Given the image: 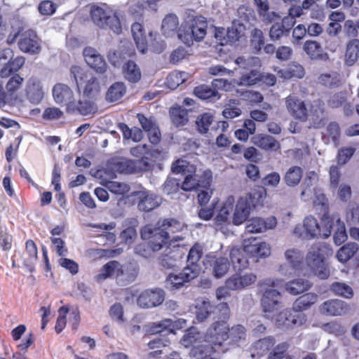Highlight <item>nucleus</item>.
<instances>
[{"label":"nucleus","instance_id":"obj_1","mask_svg":"<svg viewBox=\"0 0 359 359\" xmlns=\"http://www.w3.org/2000/svg\"><path fill=\"white\" fill-rule=\"evenodd\" d=\"M230 309L226 302L217 304L214 311L213 323L210 325L204 335V341L212 349L220 347L228 339Z\"/></svg>","mask_w":359,"mask_h":359},{"label":"nucleus","instance_id":"obj_2","mask_svg":"<svg viewBox=\"0 0 359 359\" xmlns=\"http://www.w3.org/2000/svg\"><path fill=\"white\" fill-rule=\"evenodd\" d=\"M208 22L202 15H196L182 25L177 36L184 43L190 46L194 41H202L206 34Z\"/></svg>","mask_w":359,"mask_h":359},{"label":"nucleus","instance_id":"obj_3","mask_svg":"<svg viewBox=\"0 0 359 359\" xmlns=\"http://www.w3.org/2000/svg\"><path fill=\"white\" fill-rule=\"evenodd\" d=\"M330 250L323 243L313 244L306 255V264L313 273L320 279H327L330 276V269L325 262V255Z\"/></svg>","mask_w":359,"mask_h":359},{"label":"nucleus","instance_id":"obj_4","mask_svg":"<svg viewBox=\"0 0 359 359\" xmlns=\"http://www.w3.org/2000/svg\"><path fill=\"white\" fill-rule=\"evenodd\" d=\"M325 226L321 229L315 217L308 216L304 220L303 228L304 231H302L301 226H296L294 229V234L303 239H312L315 238H327L331 233L332 226L334 225V218H327L323 220Z\"/></svg>","mask_w":359,"mask_h":359},{"label":"nucleus","instance_id":"obj_5","mask_svg":"<svg viewBox=\"0 0 359 359\" xmlns=\"http://www.w3.org/2000/svg\"><path fill=\"white\" fill-rule=\"evenodd\" d=\"M90 18L93 23L101 29H109L116 34L122 32L118 16L109 8L93 6L90 10Z\"/></svg>","mask_w":359,"mask_h":359},{"label":"nucleus","instance_id":"obj_6","mask_svg":"<svg viewBox=\"0 0 359 359\" xmlns=\"http://www.w3.org/2000/svg\"><path fill=\"white\" fill-rule=\"evenodd\" d=\"M140 236L142 240L147 241L156 252L161 250L170 238L169 231L162 229L157 224L144 226L140 230Z\"/></svg>","mask_w":359,"mask_h":359},{"label":"nucleus","instance_id":"obj_7","mask_svg":"<svg viewBox=\"0 0 359 359\" xmlns=\"http://www.w3.org/2000/svg\"><path fill=\"white\" fill-rule=\"evenodd\" d=\"M287 264L280 266L279 271L285 276H292L299 273L303 265L304 254L298 249L292 248L285 252Z\"/></svg>","mask_w":359,"mask_h":359},{"label":"nucleus","instance_id":"obj_8","mask_svg":"<svg viewBox=\"0 0 359 359\" xmlns=\"http://www.w3.org/2000/svg\"><path fill=\"white\" fill-rule=\"evenodd\" d=\"M18 45L21 51L30 55L38 54L41 49L39 39L33 29L22 30Z\"/></svg>","mask_w":359,"mask_h":359},{"label":"nucleus","instance_id":"obj_9","mask_svg":"<svg viewBox=\"0 0 359 359\" xmlns=\"http://www.w3.org/2000/svg\"><path fill=\"white\" fill-rule=\"evenodd\" d=\"M212 174L210 170L203 172V176L194 173H189L185 175L184 181L181 184V189L185 191H191L198 189L200 187L208 189L210 186Z\"/></svg>","mask_w":359,"mask_h":359},{"label":"nucleus","instance_id":"obj_10","mask_svg":"<svg viewBox=\"0 0 359 359\" xmlns=\"http://www.w3.org/2000/svg\"><path fill=\"white\" fill-rule=\"evenodd\" d=\"M165 299V292L162 289L146 290L141 292L137 299L140 308L150 309L161 305Z\"/></svg>","mask_w":359,"mask_h":359},{"label":"nucleus","instance_id":"obj_11","mask_svg":"<svg viewBox=\"0 0 359 359\" xmlns=\"http://www.w3.org/2000/svg\"><path fill=\"white\" fill-rule=\"evenodd\" d=\"M194 272H191L188 268H184L177 274L170 273L165 278V287L170 290L175 291L181 289L187 283L198 277Z\"/></svg>","mask_w":359,"mask_h":359},{"label":"nucleus","instance_id":"obj_12","mask_svg":"<svg viewBox=\"0 0 359 359\" xmlns=\"http://www.w3.org/2000/svg\"><path fill=\"white\" fill-rule=\"evenodd\" d=\"M306 321V315L303 313L292 312L288 310L280 312L276 318V324L279 327L294 328L304 325Z\"/></svg>","mask_w":359,"mask_h":359},{"label":"nucleus","instance_id":"obj_13","mask_svg":"<svg viewBox=\"0 0 359 359\" xmlns=\"http://www.w3.org/2000/svg\"><path fill=\"white\" fill-rule=\"evenodd\" d=\"M285 106L288 113L294 118L306 121L308 117V110L304 102L299 97L289 95L285 98Z\"/></svg>","mask_w":359,"mask_h":359},{"label":"nucleus","instance_id":"obj_14","mask_svg":"<svg viewBox=\"0 0 359 359\" xmlns=\"http://www.w3.org/2000/svg\"><path fill=\"white\" fill-rule=\"evenodd\" d=\"M257 276L253 273H239L232 275L225 282V286L231 290L243 289L253 284Z\"/></svg>","mask_w":359,"mask_h":359},{"label":"nucleus","instance_id":"obj_15","mask_svg":"<svg viewBox=\"0 0 359 359\" xmlns=\"http://www.w3.org/2000/svg\"><path fill=\"white\" fill-rule=\"evenodd\" d=\"M83 54L86 62L96 72L103 74L107 71V65L104 59L95 48L86 47Z\"/></svg>","mask_w":359,"mask_h":359},{"label":"nucleus","instance_id":"obj_16","mask_svg":"<svg viewBox=\"0 0 359 359\" xmlns=\"http://www.w3.org/2000/svg\"><path fill=\"white\" fill-rule=\"evenodd\" d=\"M277 219L274 216L267 218L253 217L248 221L245 231L248 233H261L276 227Z\"/></svg>","mask_w":359,"mask_h":359},{"label":"nucleus","instance_id":"obj_17","mask_svg":"<svg viewBox=\"0 0 359 359\" xmlns=\"http://www.w3.org/2000/svg\"><path fill=\"white\" fill-rule=\"evenodd\" d=\"M261 304L264 313L278 311L281 306V294L275 289L266 290L262 297Z\"/></svg>","mask_w":359,"mask_h":359},{"label":"nucleus","instance_id":"obj_18","mask_svg":"<svg viewBox=\"0 0 359 359\" xmlns=\"http://www.w3.org/2000/svg\"><path fill=\"white\" fill-rule=\"evenodd\" d=\"M293 26V19L291 17H284L280 22H275L269 29L271 40L277 41L283 36H288Z\"/></svg>","mask_w":359,"mask_h":359},{"label":"nucleus","instance_id":"obj_19","mask_svg":"<svg viewBox=\"0 0 359 359\" xmlns=\"http://www.w3.org/2000/svg\"><path fill=\"white\" fill-rule=\"evenodd\" d=\"M204 264L212 268V274L216 278L224 276L229 271V259L224 257L206 256Z\"/></svg>","mask_w":359,"mask_h":359},{"label":"nucleus","instance_id":"obj_20","mask_svg":"<svg viewBox=\"0 0 359 359\" xmlns=\"http://www.w3.org/2000/svg\"><path fill=\"white\" fill-rule=\"evenodd\" d=\"M147 167L148 163L142 161L118 158L114 161V168L120 173H135L142 170V165Z\"/></svg>","mask_w":359,"mask_h":359},{"label":"nucleus","instance_id":"obj_21","mask_svg":"<svg viewBox=\"0 0 359 359\" xmlns=\"http://www.w3.org/2000/svg\"><path fill=\"white\" fill-rule=\"evenodd\" d=\"M348 310V305L339 299H330L323 302L320 306L323 314L332 316H342Z\"/></svg>","mask_w":359,"mask_h":359},{"label":"nucleus","instance_id":"obj_22","mask_svg":"<svg viewBox=\"0 0 359 359\" xmlns=\"http://www.w3.org/2000/svg\"><path fill=\"white\" fill-rule=\"evenodd\" d=\"M25 90L27 98L31 103L38 104L41 102L44 93L39 79L29 78L27 81Z\"/></svg>","mask_w":359,"mask_h":359},{"label":"nucleus","instance_id":"obj_23","mask_svg":"<svg viewBox=\"0 0 359 359\" xmlns=\"http://www.w3.org/2000/svg\"><path fill=\"white\" fill-rule=\"evenodd\" d=\"M137 273L138 269L135 264L129 263L121 265L120 264V269L116 273V283L120 286H126L135 280Z\"/></svg>","mask_w":359,"mask_h":359},{"label":"nucleus","instance_id":"obj_24","mask_svg":"<svg viewBox=\"0 0 359 359\" xmlns=\"http://www.w3.org/2000/svg\"><path fill=\"white\" fill-rule=\"evenodd\" d=\"M203 254V248L202 245L196 243L189 250L187 258V266L184 268H188L191 272H194L197 276H199L201 272V267L198 264L202 255Z\"/></svg>","mask_w":359,"mask_h":359},{"label":"nucleus","instance_id":"obj_25","mask_svg":"<svg viewBox=\"0 0 359 359\" xmlns=\"http://www.w3.org/2000/svg\"><path fill=\"white\" fill-rule=\"evenodd\" d=\"M53 96L56 103L65 104L67 107L74 101V93L71 88L63 83L55 84L53 88Z\"/></svg>","mask_w":359,"mask_h":359},{"label":"nucleus","instance_id":"obj_26","mask_svg":"<svg viewBox=\"0 0 359 359\" xmlns=\"http://www.w3.org/2000/svg\"><path fill=\"white\" fill-rule=\"evenodd\" d=\"M303 50L310 59L313 60H327L328 54L325 53L320 43L317 41L307 40L304 42Z\"/></svg>","mask_w":359,"mask_h":359},{"label":"nucleus","instance_id":"obj_27","mask_svg":"<svg viewBox=\"0 0 359 359\" xmlns=\"http://www.w3.org/2000/svg\"><path fill=\"white\" fill-rule=\"evenodd\" d=\"M250 204L246 198H240L237 201L233 216V224L240 225L248 217L250 212Z\"/></svg>","mask_w":359,"mask_h":359},{"label":"nucleus","instance_id":"obj_28","mask_svg":"<svg viewBox=\"0 0 359 359\" xmlns=\"http://www.w3.org/2000/svg\"><path fill=\"white\" fill-rule=\"evenodd\" d=\"M97 107L90 100H80L77 103L73 102L68 104L67 112L70 114L78 113L82 116H87L95 113Z\"/></svg>","mask_w":359,"mask_h":359},{"label":"nucleus","instance_id":"obj_29","mask_svg":"<svg viewBox=\"0 0 359 359\" xmlns=\"http://www.w3.org/2000/svg\"><path fill=\"white\" fill-rule=\"evenodd\" d=\"M131 32L137 49L142 53H145L148 48V42L142 25L139 22L133 23Z\"/></svg>","mask_w":359,"mask_h":359},{"label":"nucleus","instance_id":"obj_30","mask_svg":"<svg viewBox=\"0 0 359 359\" xmlns=\"http://www.w3.org/2000/svg\"><path fill=\"white\" fill-rule=\"evenodd\" d=\"M215 306H212L208 299L198 300L196 304V319L202 323L211 315L214 317Z\"/></svg>","mask_w":359,"mask_h":359},{"label":"nucleus","instance_id":"obj_31","mask_svg":"<svg viewBox=\"0 0 359 359\" xmlns=\"http://www.w3.org/2000/svg\"><path fill=\"white\" fill-rule=\"evenodd\" d=\"M246 329L242 325H236L229 328L228 339L229 344L233 346H238L246 341Z\"/></svg>","mask_w":359,"mask_h":359},{"label":"nucleus","instance_id":"obj_32","mask_svg":"<svg viewBox=\"0 0 359 359\" xmlns=\"http://www.w3.org/2000/svg\"><path fill=\"white\" fill-rule=\"evenodd\" d=\"M316 294L309 292L299 297L293 303L292 309L297 313H302L309 309L318 300Z\"/></svg>","mask_w":359,"mask_h":359},{"label":"nucleus","instance_id":"obj_33","mask_svg":"<svg viewBox=\"0 0 359 359\" xmlns=\"http://www.w3.org/2000/svg\"><path fill=\"white\" fill-rule=\"evenodd\" d=\"M179 20L173 13L168 14L163 20L161 25L162 34L166 37L174 36L178 29Z\"/></svg>","mask_w":359,"mask_h":359},{"label":"nucleus","instance_id":"obj_34","mask_svg":"<svg viewBox=\"0 0 359 359\" xmlns=\"http://www.w3.org/2000/svg\"><path fill=\"white\" fill-rule=\"evenodd\" d=\"M312 283L304 278H297L289 281L285 284V290L292 295H297L309 290Z\"/></svg>","mask_w":359,"mask_h":359},{"label":"nucleus","instance_id":"obj_35","mask_svg":"<svg viewBox=\"0 0 359 359\" xmlns=\"http://www.w3.org/2000/svg\"><path fill=\"white\" fill-rule=\"evenodd\" d=\"M160 204L161 198L156 195L143 192L137 204V208L140 211L150 212L158 207Z\"/></svg>","mask_w":359,"mask_h":359},{"label":"nucleus","instance_id":"obj_36","mask_svg":"<svg viewBox=\"0 0 359 359\" xmlns=\"http://www.w3.org/2000/svg\"><path fill=\"white\" fill-rule=\"evenodd\" d=\"M122 72L123 77L130 83H135L141 79L140 69L133 60H128L123 65Z\"/></svg>","mask_w":359,"mask_h":359},{"label":"nucleus","instance_id":"obj_37","mask_svg":"<svg viewBox=\"0 0 359 359\" xmlns=\"http://www.w3.org/2000/svg\"><path fill=\"white\" fill-rule=\"evenodd\" d=\"M234 203L235 198L233 196H229L226 198L215 218L216 225L219 226L227 222L230 213L233 210Z\"/></svg>","mask_w":359,"mask_h":359},{"label":"nucleus","instance_id":"obj_38","mask_svg":"<svg viewBox=\"0 0 359 359\" xmlns=\"http://www.w3.org/2000/svg\"><path fill=\"white\" fill-rule=\"evenodd\" d=\"M303 176V169L297 165L290 167L283 176V180L285 184L289 187H297Z\"/></svg>","mask_w":359,"mask_h":359},{"label":"nucleus","instance_id":"obj_39","mask_svg":"<svg viewBox=\"0 0 359 359\" xmlns=\"http://www.w3.org/2000/svg\"><path fill=\"white\" fill-rule=\"evenodd\" d=\"M359 58V39L350 40L346 46L345 63L348 66H353Z\"/></svg>","mask_w":359,"mask_h":359},{"label":"nucleus","instance_id":"obj_40","mask_svg":"<svg viewBox=\"0 0 359 359\" xmlns=\"http://www.w3.org/2000/svg\"><path fill=\"white\" fill-rule=\"evenodd\" d=\"M318 83L325 88L332 89L341 85V78L337 72L324 73L318 76Z\"/></svg>","mask_w":359,"mask_h":359},{"label":"nucleus","instance_id":"obj_41","mask_svg":"<svg viewBox=\"0 0 359 359\" xmlns=\"http://www.w3.org/2000/svg\"><path fill=\"white\" fill-rule=\"evenodd\" d=\"M230 258L235 269L238 271L249 266L250 258L239 248H233L230 251Z\"/></svg>","mask_w":359,"mask_h":359},{"label":"nucleus","instance_id":"obj_42","mask_svg":"<svg viewBox=\"0 0 359 359\" xmlns=\"http://www.w3.org/2000/svg\"><path fill=\"white\" fill-rule=\"evenodd\" d=\"M170 116L172 123L176 126H184L188 121V109H184L181 106H174L170 109Z\"/></svg>","mask_w":359,"mask_h":359},{"label":"nucleus","instance_id":"obj_43","mask_svg":"<svg viewBox=\"0 0 359 359\" xmlns=\"http://www.w3.org/2000/svg\"><path fill=\"white\" fill-rule=\"evenodd\" d=\"M38 251L35 243L32 240H28L25 243V250L22 255L24 265L31 269L34 263L38 258Z\"/></svg>","mask_w":359,"mask_h":359},{"label":"nucleus","instance_id":"obj_44","mask_svg":"<svg viewBox=\"0 0 359 359\" xmlns=\"http://www.w3.org/2000/svg\"><path fill=\"white\" fill-rule=\"evenodd\" d=\"M126 93V87L123 82H115L110 86L105 95L107 102H114L122 98Z\"/></svg>","mask_w":359,"mask_h":359},{"label":"nucleus","instance_id":"obj_45","mask_svg":"<svg viewBox=\"0 0 359 359\" xmlns=\"http://www.w3.org/2000/svg\"><path fill=\"white\" fill-rule=\"evenodd\" d=\"M254 143L264 150L276 151L280 147L279 142L274 137L267 135L255 136Z\"/></svg>","mask_w":359,"mask_h":359},{"label":"nucleus","instance_id":"obj_46","mask_svg":"<svg viewBox=\"0 0 359 359\" xmlns=\"http://www.w3.org/2000/svg\"><path fill=\"white\" fill-rule=\"evenodd\" d=\"M358 245L355 243H348L339 249L337 258L341 263H346L358 251Z\"/></svg>","mask_w":359,"mask_h":359},{"label":"nucleus","instance_id":"obj_47","mask_svg":"<svg viewBox=\"0 0 359 359\" xmlns=\"http://www.w3.org/2000/svg\"><path fill=\"white\" fill-rule=\"evenodd\" d=\"M274 344L275 339L271 336L258 339L253 344L252 348L255 353L252 355L255 354L259 356L264 355L273 346Z\"/></svg>","mask_w":359,"mask_h":359},{"label":"nucleus","instance_id":"obj_48","mask_svg":"<svg viewBox=\"0 0 359 359\" xmlns=\"http://www.w3.org/2000/svg\"><path fill=\"white\" fill-rule=\"evenodd\" d=\"M120 269V263L118 261L112 260L105 264L101 269L100 273L96 276L98 281L105 280L109 277L115 276L118 273Z\"/></svg>","mask_w":359,"mask_h":359},{"label":"nucleus","instance_id":"obj_49","mask_svg":"<svg viewBox=\"0 0 359 359\" xmlns=\"http://www.w3.org/2000/svg\"><path fill=\"white\" fill-rule=\"evenodd\" d=\"M171 170L175 174H182L185 176L189 173L196 172V168L187 160L180 158L172 163Z\"/></svg>","mask_w":359,"mask_h":359},{"label":"nucleus","instance_id":"obj_50","mask_svg":"<svg viewBox=\"0 0 359 359\" xmlns=\"http://www.w3.org/2000/svg\"><path fill=\"white\" fill-rule=\"evenodd\" d=\"M265 43L263 32L257 28H254L250 32V46L255 53L261 51Z\"/></svg>","mask_w":359,"mask_h":359},{"label":"nucleus","instance_id":"obj_51","mask_svg":"<svg viewBox=\"0 0 359 359\" xmlns=\"http://www.w3.org/2000/svg\"><path fill=\"white\" fill-rule=\"evenodd\" d=\"M86 85L83 89V95L88 97H94L97 95L100 91V84L98 79L93 76L85 82Z\"/></svg>","mask_w":359,"mask_h":359},{"label":"nucleus","instance_id":"obj_52","mask_svg":"<svg viewBox=\"0 0 359 359\" xmlns=\"http://www.w3.org/2000/svg\"><path fill=\"white\" fill-rule=\"evenodd\" d=\"M187 74L180 72H172L165 79V84L170 89H175L186 81Z\"/></svg>","mask_w":359,"mask_h":359},{"label":"nucleus","instance_id":"obj_53","mask_svg":"<svg viewBox=\"0 0 359 359\" xmlns=\"http://www.w3.org/2000/svg\"><path fill=\"white\" fill-rule=\"evenodd\" d=\"M194 93L201 100H213L216 97H217V98L219 97L217 91L207 85H201L196 87L194 90Z\"/></svg>","mask_w":359,"mask_h":359},{"label":"nucleus","instance_id":"obj_54","mask_svg":"<svg viewBox=\"0 0 359 359\" xmlns=\"http://www.w3.org/2000/svg\"><path fill=\"white\" fill-rule=\"evenodd\" d=\"M318 180V175L314 171H311L307 174L302 184L301 197L312 194V188Z\"/></svg>","mask_w":359,"mask_h":359},{"label":"nucleus","instance_id":"obj_55","mask_svg":"<svg viewBox=\"0 0 359 359\" xmlns=\"http://www.w3.org/2000/svg\"><path fill=\"white\" fill-rule=\"evenodd\" d=\"M335 225L336 230L333 236V240L337 245H340L343 243H344L348 238V236L346 231V226L344 222H342L339 217L336 219Z\"/></svg>","mask_w":359,"mask_h":359},{"label":"nucleus","instance_id":"obj_56","mask_svg":"<svg viewBox=\"0 0 359 359\" xmlns=\"http://www.w3.org/2000/svg\"><path fill=\"white\" fill-rule=\"evenodd\" d=\"M262 79V74L255 69L250 70L246 73H242L240 78V84L243 86H252L260 81Z\"/></svg>","mask_w":359,"mask_h":359},{"label":"nucleus","instance_id":"obj_57","mask_svg":"<svg viewBox=\"0 0 359 359\" xmlns=\"http://www.w3.org/2000/svg\"><path fill=\"white\" fill-rule=\"evenodd\" d=\"M70 73L74 79L79 90H80V86L90 78L88 72L77 65L71 67Z\"/></svg>","mask_w":359,"mask_h":359},{"label":"nucleus","instance_id":"obj_58","mask_svg":"<svg viewBox=\"0 0 359 359\" xmlns=\"http://www.w3.org/2000/svg\"><path fill=\"white\" fill-rule=\"evenodd\" d=\"M213 121V116L209 113H204L198 116L196 120L198 131L201 134H205Z\"/></svg>","mask_w":359,"mask_h":359},{"label":"nucleus","instance_id":"obj_59","mask_svg":"<svg viewBox=\"0 0 359 359\" xmlns=\"http://www.w3.org/2000/svg\"><path fill=\"white\" fill-rule=\"evenodd\" d=\"M157 226H161L162 229L169 231L170 233H174L182 229V224L175 219H164L158 220Z\"/></svg>","mask_w":359,"mask_h":359},{"label":"nucleus","instance_id":"obj_60","mask_svg":"<svg viewBox=\"0 0 359 359\" xmlns=\"http://www.w3.org/2000/svg\"><path fill=\"white\" fill-rule=\"evenodd\" d=\"M331 290L337 295L351 299L353 296L352 288L346 283L336 282L332 284Z\"/></svg>","mask_w":359,"mask_h":359},{"label":"nucleus","instance_id":"obj_61","mask_svg":"<svg viewBox=\"0 0 359 359\" xmlns=\"http://www.w3.org/2000/svg\"><path fill=\"white\" fill-rule=\"evenodd\" d=\"M241 28L242 25L241 24L233 22L226 29L225 43H233L238 41L241 36Z\"/></svg>","mask_w":359,"mask_h":359},{"label":"nucleus","instance_id":"obj_62","mask_svg":"<svg viewBox=\"0 0 359 359\" xmlns=\"http://www.w3.org/2000/svg\"><path fill=\"white\" fill-rule=\"evenodd\" d=\"M24 79L19 74H15L11 76L6 84V89L7 93L12 95L14 93L18 91L22 86Z\"/></svg>","mask_w":359,"mask_h":359},{"label":"nucleus","instance_id":"obj_63","mask_svg":"<svg viewBox=\"0 0 359 359\" xmlns=\"http://www.w3.org/2000/svg\"><path fill=\"white\" fill-rule=\"evenodd\" d=\"M259 241L255 238H250L244 241L243 252L254 262Z\"/></svg>","mask_w":359,"mask_h":359},{"label":"nucleus","instance_id":"obj_64","mask_svg":"<svg viewBox=\"0 0 359 359\" xmlns=\"http://www.w3.org/2000/svg\"><path fill=\"white\" fill-rule=\"evenodd\" d=\"M134 252L135 255L148 258L151 257L156 251L149 242L145 241L137 244L134 248Z\"/></svg>","mask_w":359,"mask_h":359}]
</instances>
